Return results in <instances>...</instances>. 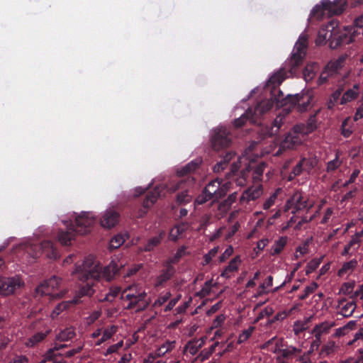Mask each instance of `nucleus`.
Wrapping results in <instances>:
<instances>
[{"label":"nucleus","instance_id":"nucleus-61","mask_svg":"<svg viewBox=\"0 0 363 363\" xmlns=\"http://www.w3.org/2000/svg\"><path fill=\"white\" fill-rule=\"evenodd\" d=\"M357 192V188H354L353 190H351L346 193L342 198L341 202H346L353 198L355 197Z\"/></svg>","mask_w":363,"mask_h":363},{"label":"nucleus","instance_id":"nucleus-41","mask_svg":"<svg viewBox=\"0 0 363 363\" xmlns=\"http://www.w3.org/2000/svg\"><path fill=\"white\" fill-rule=\"evenodd\" d=\"M184 229L179 225L172 228L169 233V239L172 241H177L179 237L183 233Z\"/></svg>","mask_w":363,"mask_h":363},{"label":"nucleus","instance_id":"nucleus-24","mask_svg":"<svg viewBox=\"0 0 363 363\" xmlns=\"http://www.w3.org/2000/svg\"><path fill=\"white\" fill-rule=\"evenodd\" d=\"M235 157V153L229 151L226 152V154L222 157L220 160L213 167V172H220L221 171H223L226 167L228 166V163Z\"/></svg>","mask_w":363,"mask_h":363},{"label":"nucleus","instance_id":"nucleus-7","mask_svg":"<svg viewBox=\"0 0 363 363\" xmlns=\"http://www.w3.org/2000/svg\"><path fill=\"white\" fill-rule=\"evenodd\" d=\"M145 291H137L134 286H128L125 289L121 296V299L128 301L125 308L131 310L136 308L137 312L145 311L150 305V301L147 299Z\"/></svg>","mask_w":363,"mask_h":363},{"label":"nucleus","instance_id":"nucleus-35","mask_svg":"<svg viewBox=\"0 0 363 363\" xmlns=\"http://www.w3.org/2000/svg\"><path fill=\"white\" fill-rule=\"evenodd\" d=\"M186 247L185 246H182L179 247L177 250V252L175 255L171 257H169L165 262L167 264H171V266H173L174 264H177L180 259L186 255Z\"/></svg>","mask_w":363,"mask_h":363},{"label":"nucleus","instance_id":"nucleus-47","mask_svg":"<svg viewBox=\"0 0 363 363\" xmlns=\"http://www.w3.org/2000/svg\"><path fill=\"white\" fill-rule=\"evenodd\" d=\"M172 296V294L169 291L166 292L164 294H161L155 301L153 306L158 307L162 306L166 303Z\"/></svg>","mask_w":363,"mask_h":363},{"label":"nucleus","instance_id":"nucleus-52","mask_svg":"<svg viewBox=\"0 0 363 363\" xmlns=\"http://www.w3.org/2000/svg\"><path fill=\"white\" fill-rule=\"evenodd\" d=\"M254 329V327H250L248 329L243 330L242 333L239 335L238 342L242 343L248 340L249 337L252 335Z\"/></svg>","mask_w":363,"mask_h":363},{"label":"nucleus","instance_id":"nucleus-45","mask_svg":"<svg viewBox=\"0 0 363 363\" xmlns=\"http://www.w3.org/2000/svg\"><path fill=\"white\" fill-rule=\"evenodd\" d=\"M125 242V238L122 235L114 236L110 241V247L113 249L118 248Z\"/></svg>","mask_w":363,"mask_h":363},{"label":"nucleus","instance_id":"nucleus-17","mask_svg":"<svg viewBox=\"0 0 363 363\" xmlns=\"http://www.w3.org/2000/svg\"><path fill=\"white\" fill-rule=\"evenodd\" d=\"M162 186H155L152 191H150L145 196V198L143 202V206L145 208L144 211H141L140 216L146 213V210L153 205L157 200V199L162 196Z\"/></svg>","mask_w":363,"mask_h":363},{"label":"nucleus","instance_id":"nucleus-22","mask_svg":"<svg viewBox=\"0 0 363 363\" xmlns=\"http://www.w3.org/2000/svg\"><path fill=\"white\" fill-rule=\"evenodd\" d=\"M300 139L295 133H289L286 135L284 140L281 142L279 149L276 155L281 154V151L285 149H292L298 144Z\"/></svg>","mask_w":363,"mask_h":363},{"label":"nucleus","instance_id":"nucleus-37","mask_svg":"<svg viewBox=\"0 0 363 363\" xmlns=\"http://www.w3.org/2000/svg\"><path fill=\"white\" fill-rule=\"evenodd\" d=\"M356 308V303L354 301L346 303L341 308V313L345 317L351 316Z\"/></svg>","mask_w":363,"mask_h":363},{"label":"nucleus","instance_id":"nucleus-51","mask_svg":"<svg viewBox=\"0 0 363 363\" xmlns=\"http://www.w3.org/2000/svg\"><path fill=\"white\" fill-rule=\"evenodd\" d=\"M333 76L329 73L328 69L324 67L323 70L321 72L320 77L318 79L317 84L318 86L323 85L325 84L330 77Z\"/></svg>","mask_w":363,"mask_h":363},{"label":"nucleus","instance_id":"nucleus-46","mask_svg":"<svg viewBox=\"0 0 363 363\" xmlns=\"http://www.w3.org/2000/svg\"><path fill=\"white\" fill-rule=\"evenodd\" d=\"M301 350L295 347L289 346L286 348L280 350L281 356L284 358H289L294 355L296 353L299 352Z\"/></svg>","mask_w":363,"mask_h":363},{"label":"nucleus","instance_id":"nucleus-4","mask_svg":"<svg viewBox=\"0 0 363 363\" xmlns=\"http://www.w3.org/2000/svg\"><path fill=\"white\" fill-rule=\"evenodd\" d=\"M95 222L96 218L92 213L83 212L75 218L76 227L70 224L66 230H59L58 241L62 245H70L76 234L85 235L90 233Z\"/></svg>","mask_w":363,"mask_h":363},{"label":"nucleus","instance_id":"nucleus-12","mask_svg":"<svg viewBox=\"0 0 363 363\" xmlns=\"http://www.w3.org/2000/svg\"><path fill=\"white\" fill-rule=\"evenodd\" d=\"M211 141L213 150L218 151L230 146L232 135L228 129L220 127L213 130Z\"/></svg>","mask_w":363,"mask_h":363},{"label":"nucleus","instance_id":"nucleus-5","mask_svg":"<svg viewBox=\"0 0 363 363\" xmlns=\"http://www.w3.org/2000/svg\"><path fill=\"white\" fill-rule=\"evenodd\" d=\"M226 178L229 181L224 183L218 178L209 182L196 199L195 203L202 205L209 201L214 203L223 198L227 194L232 184L234 183L233 179L228 177V173L226 174Z\"/></svg>","mask_w":363,"mask_h":363},{"label":"nucleus","instance_id":"nucleus-34","mask_svg":"<svg viewBox=\"0 0 363 363\" xmlns=\"http://www.w3.org/2000/svg\"><path fill=\"white\" fill-rule=\"evenodd\" d=\"M287 243V237L281 236L275 242L272 247L271 254L272 255H279L283 250Z\"/></svg>","mask_w":363,"mask_h":363},{"label":"nucleus","instance_id":"nucleus-59","mask_svg":"<svg viewBox=\"0 0 363 363\" xmlns=\"http://www.w3.org/2000/svg\"><path fill=\"white\" fill-rule=\"evenodd\" d=\"M225 320V316L223 314L218 315L212 323V328H218L222 325Z\"/></svg>","mask_w":363,"mask_h":363},{"label":"nucleus","instance_id":"nucleus-9","mask_svg":"<svg viewBox=\"0 0 363 363\" xmlns=\"http://www.w3.org/2000/svg\"><path fill=\"white\" fill-rule=\"evenodd\" d=\"M195 179L192 177H188L186 179H179L172 184L169 187L171 192L181 190L177 195L176 202L178 205L186 204L191 201L192 196L189 194V189L193 186Z\"/></svg>","mask_w":363,"mask_h":363},{"label":"nucleus","instance_id":"nucleus-63","mask_svg":"<svg viewBox=\"0 0 363 363\" xmlns=\"http://www.w3.org/2000/svg\"><path fill=\"white\" fill-rule=\"evenodd\" d=\"M352 298H359L362 301L363 305V284L359 286V288L354 291V293L351 296Z\"/></svg>","mask_w":363,"mask_h":363},{"label":"nucleus","instance_id":"nucleus-30","mask_svg":"<svg viewBox=\"0 0 363 363\" xmlns=\"http://www.w3.org/2000/svg\"><path fill=\"white\" fill-rule=\"evenodd\" d=\"M76 333L74 331V328L72 327L66 328L65 329L61 330L58 335L56 336V340L60 342H65L69 340H72L74 337Z\"/></svg>","mask_w":363,"mask_h":363},{"label":"nucleus","instance_id":"nucleus-38","mask_svg":"<svg viewBox=\"0 0 363 363\" xmlns=\"http://www.w3.org/2000/svg\"><path fill=\"white\" fill-rule=\"evenodd\" d=\"M117 331V327L111 325L110 328L104 330L102 337L99 340L97 345H99L107 340L110 339Z\"/></svg>","mask_w":363,"mask_h":363},{"label":"nucleus","instance_id":"nucleus-23","mask_svg":"<svg viewBox=\"0 0 363 363\" xmlns=\"http://www.w3.org/2000/svg\"><path fill=\"white\" fill-rule=\"evenodd\" d=\"M241 263L240 256L237 255L230 260L228 265L225 267L224 270L221 272L220 276L222 277L229 279L231 277V274L236 272L238 269L239 264Z\"/></svg>","mask_w":363,"mask_h":363},{"label":"nucleus","instance_id":"nucleus-42","mask_svg":"<svg viewBox=\"0 0 363 363\" xmlns=\"http://www.w3.org/2000/svg\"><path fill=\"white\" fill-rule=\"evenodd\" d=\"M354 286V281L345 282L341 286L340 293L345 295H350L352 293Z\"/></svg>","mask_w":363,"mask_h":363},{"label":"nucleus","instance_id":"nucleus-57","mask_svg":"<svg viewBox=\"0 0 363 363\" xmlns=\"http://www.w3.org/2000/svg\"><path fill=\"white\" fill-rule=\"evenodd\" d=\"M233 253V247L230 245L228 246L224 251V252L220 256V262H224L227 259H228Z\"/></svg>","mask_w":363,"mask_h":363},{"label":"nucleus","instance_id":"nucleus-53","mask_svg":"<svg viewBox=\"0 0 363 363\" xmlns=\"http://www.w3.org/2000/svg\"><path fill=\"white\" fill-rule=\"evenodd\" d=\"M340 164L341 162L339 160L338 157L336 156L334 160L328 162L326 170L328 172L335 171L340 166Z\"/></svg>","mask_w":363,"mask_h":363},{"label":"nucleus","instance_id":"nucleus-19","mask_svg":"<svg viewBox=\"0 0 363 363\" xmlns=\"http://www.w3.org/2000/svg\"><path fill=\"white\" fill-rule=\"evenodd\" d=\"M119 214L113 210L106 211L100 219L101 225L106 228H111L118 222Z\"/></svg>","mask_w":363,"mask_h":363},{"label":"nucleus","instance_id":"nucleus-32","mask_svg":"<svg viewBox=\"0 0 363 363\" xmlns=\"http://www.w3.org/2000/svg\"><path fill=\"white\" fill-rule=\"evenodd\" d=\"M284 116L281 114L278 115L271 125L270 130H269V135L270 136L276 135L284 125Z\"/></svg>","mask_w":363,"mask_h":363},{"label":"nucleus","instance_id":"nucleus-43","mask_svg":"<svg viewBox=\"0 0 363 363\" xmlns=\"http://www.w3.org/2000/svg\"><path fill=\"white\" fill-rule=\"evenodd\" d=\"M350 121V118L349 117L346 118L342 121V125H341V134L345 138L350 137L352 135V130L350 129V127H348Z\"/></svg>","mask_w":363,"mask_h":363},{"label":"nucleus","instance_id":"nucleus-1","mask_svg":"<svg viewBox=\"0 0 363 363\" xmlns=\"http://www.w3.org/2000/svg\"><path fill=\"white\" fill-rule=\"evenodd\" d=\"M307 48V37L300 36L293 48L291 57L286 61L284 67L274 73L267 82L268 86H272L270 98L258 102L254 108H249L243 115L236 118L233 123L236 128L244 125L247 120L250 123L260 124L262 116L274 106L283 107L284 111H286L287 113L294 108L301 113L308 109L313 98L311 95L303 93L288 94L284 97L283 92L277 89L286 78L297 74V69L303 65Z\"/></svg>","mask_w":363,"mask_h":363},{"label":"nucleus","instance_id":"nucleus-48","mask_svg":"<svg viewBox=\"0 0 363 363\" xmlns=\"http://www.w3.org/2000/svg\"><path fill=\"white\" fill-rule=\"evenodd\" d=\"M320 262L321 260L318 259L311 260L306 266V274L308 275L314 272L319 267Z\"/></svg>","mask_w":363,"mask_h":363},{"label":"nucleus","instance_id":"nucleus-56","mask_svg":"<svg viewBox=\"0 0 363 363\" xmlns=\"http://www.w3.org/2000/svg\"><path fill=\"white\" fill-rule=\"evenodd\" d=\"M359 172H360L359 169H354L353 171V172L352 173V174L350 175V177L349 178V180L346 181L342 184V187H347L350 184H353L355 182V180L357 178V177L359 176Z\"/></svg>","mask_w":363,"mask_h":363},{"label":"nucleus","instance_id":"nucleus-40","mask_svg":"<svg viewBox=\"0 0 363 363\" xmlns=\"http://www.w3.org/2000/svg\"><path fill=\"white\" fill-rule=\"evenodd\" d=\"M335 342L334 341H329L327 344L323 346L320 354L323 356H329L335 352Z\"/></svg>","mask_w":363,"mask_h":363},{"label":"nucleus","instance_id":"nucleus-50","mask_svg":"<svg viewBox=\"0 0 363 363\" xmlns=\"http://www.w3.org/2000/svg\"><path fill=\"white\" fill-rule=\"evenodd\" d=\"M72 303H74L72 301H62L58 303L53 310V313L56 314V315H59L61 312L68 308Z\"/></svg>","mask_w":363,"mask_h":363},{"label":"nucleus","instance_id":"nucleus-21","mask_svg":"<svg viewBox=\"0 0 363 363\" xmlns=\"http://www.w3.org/2000/svg\"><path fill=\"white\" fill-rule=\"evenodd\" d=\"M335 325V322H323L316 325L313 329V334L315 337V342L319 344L320 342L323 334H326L329 330Z\"/></svg>","mask_w":363,"mask_h":363},{"label":"nucleus","instance_id":"nucleus-18","mask_svg":"<svg viewBox=\"0 0 363 363\" xmlns=\"http://www.w3.org/2000/svg\"><path fill=\"white\" fill-rule=\"evenodd\" d=\"M263 194L262 185L259 184L247 188L240 197V202L248 203L250 201H255Z\"/></svg>","mask_w":363,"mask_h":363},{"label":"nucleus","instance_id":"nucleus-58","mask_svg":"<svg viewBox=\"0 0 363 363\" xmlns=\"http://www.w3.org/2000/svg\"><path fill=\"white\" fill-rule=\"evenodd\" d=\"M273 284V277L272 276H268L266 279L264 280V283L262 284L260 286H259V289H261L260 291H259V294H263V293H265L264 291V289L265 288H267V287H270L272 286Z\"/></svg>","mask_w":363,"mask_h":363},{"label":"nucleus","instance_id":"nucleus-31","mask_svg":"<svg viewBox=\"0 0 363 363\" xmlns=\"http://www.w3.org/2000/svg\"><path fill=\"white\" fill-rule=\"evenodd\" d=\"M357 265V262L356 259H352L349 262H345L341 268L338 270L337 275L339 277H343L345 274H351Z\"/></svg>","mask_w":363,"mask_h":363},{"label":"nucleus","instance_id":"nucleus-54","mask_svg":"<svg viewBox=\"0 0 363 363\" xmlns=\"http://www.w3.org/2000/svg\"><path fill=\"white\" fill-rule=\"evenodd\" d=\"M301 162L303 167L304 171L309 172L315 165L313 160L307 158H302Z\"/></svg>","mask_w":363,"mask_h":363},{"label":"nucleus","instance_id":"nucleus-55","mask_svg":"<svg viewBox=\"0 0 363 363\" xmlns=\"http://www.w3.org/2000/svg\"><path fill=\"white\" fill-rule=\"evenodd\" d=\"M218 253V247H213L211 249L206 255H204L203 259L205 264H209L212 259Z\"/></svg>","mask_w":363,"mask_h":363},{"label":"nucleus","instance_id":"nucleus-25","mask_svg":"<svg viewBox=\"0 0 363 363\" xmlns=\"http://www.w3.org/2000/svg\"><path fill=\"white\" fill-rule=\"evenodd\" d=\"M359 84H354L352 89L347 90L340 99V104L345 105L347 103L356 99L359 96Z\"/></svg>","mask_w":363,"mask_h":363},{"label":"nucleus","instance_id":"nucleus-27","mask_svg":"<svg viewBox=\"0 0 363 363\" xmlns=\"http://www.w3.org/2000/svg\"><path fill=\"white\" fill-rule=\"evenodd\" d=\"M345 61V58L342 57H339L338 59L335 60H331L330 61L325 67L329 73L334 77L339 69H340L343 65Z\"/></svg>","mask_w":363,"mask_h":363},{"label":"nucleus","instance_id":"nucleus-14","mask_svg":"<svg viewBox=\"0 0 363 363\" xmlns=\"http://www.w3.org/2000/svg\"><path fill=\"white\" fill-rule=\"evenodd\" d=\"M85 262H88L89 266L96 267L95 269L100 272V277L96 279V281H99L101 278H104L107 281H110L119 271L118 264L113 262H111L108 266L103 269L99 264L94 263L89 259H87Z\"/></svg>","mask_w":363,"mask_h":363},{"label":"nucleus","instance_id":"nucleus-10","mask_svg":"<svg viewBox=\"0 0 363 363\" xmlns=\"http://www.w3.org/2000/svg\"><path fill=\"white\" fill-rule=\"evenodd\" d=\"M62 282L61 278L52 276L49 279L44 281L35 289V297L48 296L50 299L60 298L62 293H55V290L60 288Z\"/></svg>","mask_w":363,"mask_h":363},{"label":"nucleus","instance_id":"nucleus-11","mask_svg":"<svg viewBox=\"0 0 363 363\" xmlns=\"http://www.w3.org/2000/svg\"><path fill=\"white\" fill-rule=\"evenodd\" d=\"M26 251L33 258L38 257L41 253H45L48 258L53 259L60 256L58 250L50 240H43L39 245H29Z\"/></svg>","mask_w":363,"mask_h":363},{"label":"nucleus","instance_id":"nucleus-28","mask_svg":"<svg viewBox=\"0 0 363 363\" xmlns=\"http://www.w3.org/2000/svg\"><path fill=\"white\" fill-rule=\"evenodd\" d=\"M201 164L199 160H193L186 164L184 167L177 170V174L179 177H184L196 170Z\"/></svg>","mask_w":363,"mask_h":363},{"label":"nucleus","instance_id":"nucleus-26","mask_svg":"<svg viewBox=\"0 0 363 363\" xmlns=\"http://www.w3.org/2000/svg\"><path fill=\"white\" fill-rule=\"evenodd\" d=\"M67 345L65 344L58 345L55 343V346L49 349L43 355V359L40 361V363H46L48 360L55 358V355L62 357V354L59 352V351L65 347H67Z\"/></svg>","mask_w":363,"mask_h":363},{"label":"nucleus","instance_id":"nucleus-64","mask_svg":"<svg viewBox=\"0 0 363 363\" xmlns=\"http://www.w3.org/2000/svg\"><path fill=\"white\" fill-rule=\"evenodd\" d=\"M121 291V288L120 286H112L110 288L108 294L111 296L112 299L114 300V298L120 294Z\"/></svg>","mask_w":363,"mask_h":363},{"label":"nucleus","instance_id":"nucleus-2","mask_svg":"<svg viewBox=\"0 0 363 363\" xmlns=\"http://www.w3.org/2000/svg\"><path fill=\"white\" fill-rule=\"evenodd\" d=\"M95 268L94 266H89L87 262L76 267L75 274H77V278L82 283L75 292L72 299L74 304L82 303V298L91 297L95 292L94 289V282L100 277V272Z\"/></svg>","mask_w":363,"mask_h":363},{"label":"nucleus","instance_id":"nucleus-44","mask_svg":"<svg viewBox=\"0 0 363 363\" xmlns=\"http://www.w3.org/2000/svg\"><path fill=\"white\" fill-rule=\"evenodd\" d=\"M318 285L316 282H312L309 286H307L303 291V294L299 296L301 300H305L311 294L313 293L318 288Z\"/></svg>","mask_w":363,"mask_h":363},{"label":"nucleus","instance_id":"nucleus-29","mask_svg":"<svg viewBox=\"0 0 363 363\" xmlns=\"http://www.w3.org/2000/svg\"><path fill=\"white\" fill-rule=\"evenodd\" d=\"M318 65L315 63L308 64L303 70V77L306 82L311 81L315 76Z\"/></svg>","mask_w":363,"mask_h":363},{"label":"nucleus","instance_id":"nucleus-36","mask_svg":"<svg viewBox=\"0 0 363 363\" xmlns=\"http://www.w3.org/2000/svg\"><path fill=\"white\" fill-rule=\"evenodd\" d=\"M342 91V89L339 88L331 94L327 101V106L328 109H333L335 106L338 100L340 99Z\"/></svg>","mask_w":363,"mask_h":363},{"label":"nucleus","instance_id":"nucleus-15","mask_svg":"<svg viewBox=\"0 0 363 363\" xmlns=\"http://www.w3.org/2000/svg\"><path fill=\"white\" fill-rule=\"evenodd\" d=\"M307 206V200L304 199L302 194L298 191L295 192L286 204L287 210L293 209L292 213H296L299 211L306 208Z\"/></svg>","mask_w":363,"mask_h":363},{"label":"nucleus","instance_id":"nucleus-60","mask_svg":"<svg viewBox=\"0 0 363 363\" xmlns=\"http://www.w3.org/2000/svg\"><path fill=\"white\" fill-rule=\"evenodd\" d=\"M180 298H181V295H179L177 297L171 299L169 301V303H167V305L165 306L164 311V312L170 311L176 306V304L177 303V302L179 301Z\"/></svg>","mask_w":363,"mask_h":363},{"label":"nucleus","instance_id":"nucleus-6","mask_svg":"<svg viewBox=\"0 0 363 363\" xmlns=\"http://www.w3.org/2000/svg\"><path fill=\"white\" fill-rule=\"evenodd\" d=\"M338 21L332 19L326 26L325 28H322L318 33V40L323 38V40L326 39L329 41V45L332 49H337L338 47L343 45L350 44L352 42V37L347 35L346 33H340L337 30Z\"/></svg>","mask_w":363,"mask_h":363},{"label":"nucleus","instance_id":"nucleus-33","mask_svg":"<svg viewBox=\"0 0 363 363\" xmlns=\"http://www.w3.org/2000/svg\"><path fill=\"white\" fill-rule=\"evenodd\" d=\"M49 333V331L45 333L38 332L31 336L26 342V345L30 347L35 346L37 344L43 341Z\"/></svg>","mask_w":363,"mask_h":363},{"label":"nucleus","instance_id":"nucleus-3","mask_svg":"<svg viewBox=\"0 0 363 363\" xmlns=\"http://www.w3.org/2000/svg\"><path fill=\"white\" fill-rule=\"evenodd\" d=\"M241 158L238 157L236 162H233L230 166V170L228 172V177L234 181L238 186H245L251 175L254 183H259L262 180V177L264 169L266 168L265 162H260L258 164H250L245 168L238 172L240 167Z\"/></svg>","mask_w":363,"mask_h":363},{"label":"nucleus","instance_id":"nucleus-49","mask_svg":"<svg viewBox=\"0 0 363 363\" xmlns=\"http://www.w3.org/2000/svg\"><path fill=\"white\" fill-rule=\"evenodd\" d=\"M279 189H277L275 192H274L267 199L264 203H263V208L264 210H267L271 208L275 203V201L277 198L278 192L279 191Z\"/></svg>","mask_w":363,"mask_h":363},{"label":"nucleus","instance_id":"nucleus-39","mask_svg":"<svg viewBox=\"0 0 363 363\" xmlns=\"http://www.w3.org/2000/svg\"><path fill=\"white\" fill-rule=\"evenodd\" d=\"M202 342H200L199 340L189 341L185 347V350H186L191 354L195 355L199 350L201 347Z\"/></svg>","mask_w":363,"mask_h":363},{"label":"nucleus","instance_id":"nucleus-13","mask_svg":"<svg viewBox=\"0 0 363 363\" xmlns=\"http://www.w3.org/2000/svg\"><path fill=\"white\" fill-rule=\"evenodd\" d=\"M23 285V282L19 277H0V294L2 296L13 294Z\"/></svg>","mask_w":363,"mask_h":363},{"label":"nucleus","instance_id":"nucleus-62","mask_svg":"<svg viewBox=\"0 0 363 363\" xmlns=\"http://www.w3.org/2000/svg\"><path fill=\"white\" fill-rule=\"evenodd\" d=\"M359 340H363V328H360V330L355 333L354 339L350 341L348 345H353L355 342Z\"/></svg>","mask_w":363,"mask_h":363},{"label":"nucleus","instance_id":"nucleus-20","mask_svg":"<svg viewBox=\"0 0 363 363\" xmlns=\"http://www.w3.org/2000/svg\"><path fill=\"white\" fill-rule=\"evenodd\" d=\"M165 236L166 232L164 230H160L157 235L152 237L147 240V242L145 244L142 250L149 252L153 251L156 247L161 244Z\"/></svg>","mask_w":363,"mask_h":363},{"label":"nucleus","instance_id":"nucleus-8","mask_svg":"<svg viewBox=\"0 0 363 363\" xmlns=\"http://www.w3.org/2000/svg\"><path fill=\"white\" fill-rule=\"evenodd\" d=\"M346 3L342 0L330 1L323 0L321 5H316L311 11V15L318 19H322L325 15L333 16L341 14L345 9Z\"/></svg>","mask_w":363,"mask_h":363},{"label":"nucleus","instance_id":"nucleus-16","mask_svg":"<svg viewBox=\"0 0 363 363\" xmlns=\"http://www.w3.org/2000/svg\"><path fill=\"white\" fill-rule=\"evenodd\" d=\"M176 269L174 266L164 262L163 268L160 270V274L155 279V287H162L174 275Z\"/></svg>","mask_w":363,"mask_h":363}]
</instances>
